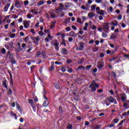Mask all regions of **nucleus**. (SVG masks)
I'll use <instances>...</instances> for the list:
<instances>
[{"mask_svg": "<svg viewBox=\"0 0 129 129\" xmlns=\"http://www.w3.org/2000/svg\"><path fill=\"white\" fill-rule=\"evenodd\" d=\"M89 87L92 91H96V88H98V85L94 82L90 85Z\"/></svg>", "mask_w": 129, "mask_h": 129, "instance_id": "1", "label": "nucleus"}, {"mask_svg": "<svg viewBox=\"0 0 129 129\" xmlns=\"http://www.w3.org/2000/svg\"><path fill=\"white\" fill-rule=\"evenodd\" d=\"M76 50H77V51H83V50H84V44L82 42H80L79 46L76 47Z\"/></svg>", "mask_w": 129, "mask_h": 129, "instance_id": "2", "label": "nucleus"}, {"mask_svg": "<svg viewBox=\"0 0 129 129\" xmlns=\"http://www.w3.org/2000/svg\"><path fill=\"white\" fill-rule=\"evenodd\" d=\"M107 99L108 100V101H109V102H111V103H114V104H117V102H116V100L112 96L107 97Z\"/></svg>", "mask_w": 129, "mask_h": 129, "instance_id": "3", "label": "nucleus"}, {"mask_svg": "<svg viewBox=\"0 0 129 129\" xmlns=\"http://www.w3.org/2000/svg\"><path fill=\"white\" fill-rule=\"evenodd\" d=\"M103 30L105 33H108L109 31V27H108V23H104L103 25Z\"/></svg>", "mask_w": 129, "mask_h": 129, "instance_id": "4", "label": "nucleus"}, {"mask_svg": "<svg viewBox=\"0 0 129 129\" xmlns=\"http://www.w3.org/2000/svg\"><path fill=\"white\" fill-rule=\"evenodd\" d=\"M97 67L98 69H101V68H103V67H104V62H103V61L101 60L100 61H98L97 64Z\"/></svg>", "mask_w": 129, "mask_h": 129, "instance_id": "5", "label": "nucleus"}, {"mask_svg": "<svg viewBox=\"0 0 129 129\" xmlns=\"http://www.w3.org/2000/svg\"><path fill=\"white\" fill-rule=\"evenodd\" d=\"M13 58H14V54L13 53H11V52L8 51L6 58L9 59L10 60H12L13 59Z\"/></svg>", "mask_w": 129, "mask_h": 129, "instance_id": "6", "label": "nucleus"}, {"mask_svg": "<svg viewBox=\"0 0 129 129\" xmlns=\"http://www.w3.org/2000/svg\"><path fill=\"white\" fill-rule=\"evenodd\" d=\"M30 23H31V21H23V25L25 29H28V28L30 27Z\"/></svg>", "mask_w": 129, "mask_h": 129, "instance_id": "7", "label": "nucleus"}, {"mask_svg": "<svg viewBox=\"0 0 129 129\" xmlns=\"http://www.w3.org/2000/svg\"><path fill=\"white\" fill-rule=\"evenodd\" d=\"M31 39L33 40L34 42H39L40 40H41V38L39 36L37 37H32Z\"/></svg>", "mask_w": 129, "mask_h": 129, "instance_id": "8", "label": "nucleus"}, {"mask_svg": "<svg viewBox=\"0 0 129 129\" xmlns=\"http://www.w3.org/2000/svg\"><path fill=\"white\" fill-rule=\"evenodd\" d=\"M15 7L17 8V9H20V8H21L22 5L21 3H20V1H16L15 2Z\"/></svg>", "mask_w": 129, "mask_h": 129, "instance_id": "9", "label": "nucleus"}, {"mask_svg": "<svg viewBox=\"0 0 129 129\" xmlns=\"http://www.w3.org/2000/svg\"><path fill=\"white\" fill-rule=\"evenodd\" d=\"M121 99L122 102H124V101H126V100H126L127 99L126 96L122 94L121 95Z\"/></svg>", "mask_w": 129, "mask_h": 129, "instance_id": "10", "label": "nucleus"}, {"mask_svg": "<svg viewBox=\"0 0 129 129\" xmlns=\"http://www.w3.org/2000/svg\"><path fill=\"white\" fill-rule=\"evenodd\" d=\"M61 53L63 55H67V54H68V50H67L66 48H62Z\"/></svg>", "mask_w": 129, "mask_h": 129, "instance_id": "11", "label": "nucleus"}, {"mask_svg": "<svg viewBox=\"0 0 129 129\" xmlns=\"http://www.w3.org/2000/svg\"><path fill=\"white\" fill-rule=\"evenodd\" d=\"M3 85L6 88V89H8V81H7V80H5L3 82Z\"/></svg>", "mask_w": 129, "mask_h": 129, "instance_id": "12", "label": "nucleus"}, {"mask_svg": "<svg viewBox=\"0 0 129 129\" xmlns=\"http://www.w3.org/2000/svg\"><path fill=\"white\" fill-rule=\"evenodd\" d=\"M11 6V4L8 3L6 4L5 7L4 8V11L5 12H8V10H9V8H10Z\"/></svg>", "mask_w": 129, "mask_h": 129, "instance_id": "13", "label": "nucleus"}, {"mask_svg": "<svg viewBox=\"0 0 129 129\" xmlns=\"http://www.w3.org/2000/svg\"><path fill=\"white\" fill-rule=\"evenodd\" d=\"M73 5L71 3H65L64 4V7L66 8H70V7H72Z\"/></svg>", "mask_w": 129, "mask_h": 129, "instance_id": "14", "label": "nucleus"}, {"mask_svg": "<svg viewBox=\"0 0 129 129\" xmlns=\"http://www.w3.org/2000/svg\"><path fill=\"white\" fill-rule=\"evenodd\" d=\"M97 14H98V15H100L101 16H104V11L103 10H100L99 11H98L97 12Z\"/></svg>", "mask_w": 129, "mask_h": 129, "instance_id": "15", "label": "nucleus"}, {"mask_svg": "<svg viewBox=\"0 0 129 129\" xmlns=\"http://www.w3.org/2000/svg\"><path fill=\"white\" fill-rule=\"evenodd\" d=\"M77 35L76 34H75V33L73 31H72L70 32V36L72 37L73 38H76L77 37Z\"/></svg>", "mask_w": 129, "mask_h": 129, "instance_id": "16", "label": "nucleus"}, {"mask_svg": "<svg viewBox=\"0 0 129 129\" xmlns=\"http://www.w3.org/2000/svg\"><path fill=\"white\" fill-rule=\"evenodd\" d=\"M129 100H126L124 102H123V107H126L127 106V104H128Z\"/></svg>", "mask_w": 129, "mask_h": 129, "instance_id": "17", "label": "nucleus"}, {"mask_svg": "<svg viewBox=\"0 0 129 129\" xmlns=\"http://www.w3.org/2000/svg\"><path fill=\"white\" fill-rule=\"evenodd\" d=\"M88 17H89V18H92L94 17V14L92 12H90L88 14Z\"/></svg>", "mask_w": 129, "mask_h": 129, "instance_id": "18", "label": "nucleus"}, {"mask_svg": "<svg viewBox=\"0 0 129 129\" xmlns=\"http://www.w3.org/2000/svg\"><path fill=\"white\" fill-rule=\"evenodd\" d=\"M49 105V102L48 101H45L43 103V106L44 107H47Z\"/></svg>", "mask_w": 129, "mask_h": 129, "instance_id": "19", "label": "nucleus"}, {"mask_svg": "<svg viewBox=\"0 0 129 129\" xmlns=\"http://www.w3.org/2000/svg\"><path fill=\"white\" fill-rule=\"evenodd\" d=\"M30 12L32 14H34V15H38V12L36 11V9H31Z\"/></svg>", "mask_w": 129, "mask_h": 129, "instance_id": "20", "label": "nucleus"}, {"mask_svg": "<svg viewBox=\"0 0 129 129\" xmlns=\"http://www.w3.org/2000/svg\"><path fill=\"white\" fill-rule=\"evenodd\" d=\"M44 4H45V3L44 2V1H40L39 2V3H37V6L38 7H40V6H42V5H44Z\"/></svg>", "mask_w": 129, "mask_h": 129, "instance_id": "21", "label": "nucleus"}, {"mask_svg": "<svg viewBox=\"0 0 129 129\" xmlns=\"http://www.w3.org/2000/svg\"><path fill=\"white\" fill-rule=\"evenodd\" d=\"M70 22V18H66V19H64V23L66 24V25H67L69 24Z\"/></svg>", "mask_w": 129, "mask_h": 129, "instance_id": "22", "label": "nucleus"}, {"mask_svg": "<svg viewBox=\"0 0 129 129\" xmlns=\"http://www.w3.org/2000/svg\"><path fill=\"white\" fill-rule=\"evenodd\" d=\"M104 104H106L107 106H108L110 103H108V100H107V98H106L105 100H104Z\"/></svg>", "mask_w": 129, "mask_h": 129, "instance_id": "23", "label": "nucleus"}, {"mask_svg": "<svg viewBox=\"0 0 129 129\" xmlns=\"http://www.w3.org/2000/svg\"><path fill=\"white\" fill-rule=\"evenodd\" d=\"M28 101L29 103L31 106H32V105H34V104H35L34 103V101H33V100H32V99H28Z\"/></svg>", "mask_w": 129, "mask_h": 129, "instance_id": "24", "label": "nucleus"}, {"mask_svg": "<svg viewBox=\"0 0 129 129\" xmlns=\"http://www.w3.org/2000/svg\"><path fill=\"white\" fill-rule=\"evenodd\" d=\"M54 61L51 62V66L50 67V71H53V70H54Z\"/></svg>", "mask_w": 129, "mask_h": 129, "instance_id": "25", "label": "nucleus"}, {"mask_svg": "<svg viewBox=\"0 0 129 129\" xmlns=\"http://www.w3.org/2000/svg\"><path fill=\"white\" fill-rule=\"evenodd\" d=\"M112 25H113V26H117V25H118V23H117V21L114 20L111 22Z\"/></svg>", "mask_w": 129, "mask_h": 129, "instance_id": "26", "label": "nucleus"}, {"mask_svg": "<svg viewBox=\"0 0 129 129\" xmlns=\"http://www.w3.org/2000/svg\"><path fill=\"white\" fill-rule=\"evenodd\" d=\"M6 52H7V50H6V49H5L4 48L2 49V50H1L2 54H3V55H5V54H6Z\"/></svg>", "mask_w": 129, "mask_h": 129, "instance_id": "27", "label": "nucleus"}, {"mask_svg": "<svg viewBox=\"0 0 129 129\" xmlns=\"http://www.w3.org/2000/svg\"><path fill=\"white\" fill-rule=\"evenodd\" d=\"M99 48L98 47H95L93 48V52H97Z\"/></svg>", "mask_w": 129, "mask_h": 129, "instance_id": "28", "label": "nucleus"}, {"mask_svg": "<svg viewBox=\"0 0 129 129\" xmlns=\"http://www.w3.org/2000/svg\"><path fill=\"white\" fill-rule=\"evenodd\" d=\"M97 119V118H92V117H91V118H89L90 121H91L92 122L94 121V120H96Z\"/></svg>", "mask_w": 129, "mask_h": 129, "instance_id": "29", "label": "nucleus"}, {"mask_svg": "<svg viewBox=\"0 0 129 129\" xmlns=\"http://www.w3.org/2000/svg\"><path fill=\"white\" fill-rule=\"evenodd\" d=\"M115 38H116V35H115V34H112L110 39H111L112 40H113V39H115Z\"/></svg>", "mask_w": 129, "mask_h": 129, "instance_id": "30", "label": "nucleus"}, {"mask_svg": "<svg viewBox=\"0 0 129 129\" xmlns=\"http://www.w3.org/2000/svg\"><path fill=\"white\" fill-rule=\"evenodd\" d=\"M59 42H58V41L53 43V45L55 47L59 46Z\"/></svg>", "mask_w": 129, "mask_h": 129, "instance_id": "31", "label": "nucleus"}, {"mask_svg": "<svg viewBox=\"0 0 129 129\" xmlns=\"http://www.w3.org/2000/svg\"><path fill=\"white\" fill-rule=\"evenodd\" d=\"M81 8L82 9V10H85V11H87V10H88V8L85 7V6L83 5L81 7Z\"/></svg>", "mask_w": 129, "mask_h": 129, "instance_id": "32", "label": "nucleus"}, {"mask_svg": "<svg viewBox=\"0 0 129 129\" xmlns=\"http://www.w3.org/2000/svg\"><path fill=\"white\" fill-rule=\"evenodd\" d=\"M10 15H8L5 18V20H3V23H5V22H6V21H7V19H9L10 18Z\"/></svg>", "mask_w": 129, "mask_h": 129, "instance_id": "33", "label": "nucleus"}, {"mask_svg": "<svg viewBox=\"0 0 129 129\" xmlns=\"http://www.w3.org/2000/svg\"><path fill=\"white\" fill-rule=\"evenodd\" d=\"M91 67H92L91 65L87 66L86 67V70H89V69H90V68H91Z\"/></svg>", "mask_w": 129, "mask_h": 129, "instance_id": "34", "label": "nucleus"}, {"mask_svg": "<svg viewBox=\"0 0 129 129\" xmlns=\"http://www.w3.org/2000/svg\"><path fill=\"white\" fill-rule=\"evenodd\" d=\"M68 72H69V73H72L73 72V69L71 68L69 69L68 70Z\"/></svg>", "mask_w": 129, "mask_h": 129, "instance_id": "35", "label": "nucleus"}, {"mask_svg": "<svg viewBox=\"0 0 129 129\" xmlns=\"http://www.w3.org/2000/svg\"><path fill=\"white\" fill-rule=\"evenodd\" d=\"M29 41V37L27 36L25 39H24V41L25 42V43L28 42V41Z\"/></svg>", "mask_w": 129, "mask_h": 129, "instance_id": "36", "label": "nucleus"}, {"mask_svg": "<svg viewBox=\"0 0 129 129\" xmlns=\"http://www.w3.org/2000/svg\"><path fill=\"white\" fill-rule=\"evenodd\" d=\"M31 106L33 109V111H36V105L34 104L32 105Z\"/></svg>", "mask_w": 129, "mask_h": 129, "instance_id": "37", "label": "nucleus"}, {"mask_svg": "<svg viewBox=\"0 0 129 129\" xmlns=\"http://www.w3.org/2000/svg\"><path fill=\"white\" fill-rule=\"evenodd\" d=\"M55 86L56 89H59L60 88V86L58 84H55Z\"/></svg>", "mask_w": 129, "mask_h": 129, "instance_id": "38", "label": "nucleus"}, {"mask_svg": "<svg viewBox=\"0 0 129 129\" xmlns=\"http://www.w3.org/2000/svg\"><path fill=\"white\" fill-rule=\"evenodd\" d=\"M24 6H28L29 5V1H24Z\"/></svg>", "mask_w": 129, "mask_h": 129, "instance_id": "39", "label": "nucleus"}, {"mask_svg": "<svg viewBox=\"0 0 129 129\" xmlns=\"http://www.w3.org/2000/svg\"><path fill=\"white\" fill-rule=\"evenodd\" d=\"M106 37H107V34H106V33L103 32V33H102V37L103 38H106Z\"/></svg>", "mask_w": 129, "mask_h": 129, "instance_id": "40", "label": "nucleus"}, {"mask_svg": "<svg viewBox=\"0 0 129 129\" xmlns=\"http://www.w3.org/2000/svg\"><path fill=\"white\" fill-rule=\"evenodd\" d=\"M95 3L100 4V3H102V0H95Z\"/></svg>", "mask_w": 129, "mask_h": 129, "instance_id": "41", "label": "nucleus"}, {"mask_svg": "<svg viewBox=\"0 0 129 129\" xmlns=\"http://www.w3.org/2000/svg\"><path fill=\"white\" fill-rule=\"evenodd\" d=\"M59 112L60 113H62V112L63 111V109L62 108V107H61V106L59 107Z\"/></svg>", "mask_w": 129, "mask_h": 129, "instance_id": "42", "label": "nucleus"}, {"mask_svg": "<svg viewBox=\"0 0 129 129\" xmlns=\"http://www.w3.org/2000/svg\"><path fill=\"white\" fill-rule=\"evenodd\" d=\"M77 21L78 23H79V24H82V23L81 22V19L77 18Z\"/></svg>", "mask_w": 129, "mask_h": 129, "instance_id": "43", "label": "nucleus"}, {"mask_svg": "<svg viewBox=\"0 0 129 129\" xmlns=\"http://www.w3.org/2000/svg\"><path fill=\"white\" fill-rule=\"evenodd\" d=\"M117 58V56L113 57L112 59H109V61H115V60H116Z\"/></svg>", "mask_w": 129, "mask_h": 129, "instance_id": "44", "label": "nucleus"}, {"mask_svg": "<svg viewBox=\"0 0 129 129\" xmlns=\"http://www.w3.org/2000/svg\"><path fill=\"white\" fill-rule=\"evenodd\" d=\"M11 61L12 63H13V64L17 63V61H16V60H15V59H11Z\"/></svg>", "mask_w": 129, "mask_h": 129, "instance_id": "45", "label": "nucleus"}, {"mask_svg": "<svg viewBox=\"0 0 129 129\" xmlns=\"http://www.w3.org/2000/svg\"><path fill=\"white\" fill-rule=\"evenodd\" d=\"M67 128L68 129H72V124H69L68 126H67Z\"/></svg>", "mask_w": 129, "mask_h": 129, "instance_id": "46", "label": "nucleus"}, {"mask_svg": "<svg viewBox=\"0 0 129 129\" xmlns=\"http://www.w3.org/2000/svg\"><path fill=\"white\" fill-rule=\"evenodd\" d=\"M38 34L40 35V36H44V32H43V31H39Z\"/></svg>", "mask_w": 129, "mask_h": 129, "instance_id": "47", "label": "nucleus"}, {"mask_svg": "<svg viewBox=\"0 0 129 129\" xmlns=\"http://www.w3.org/2000/svg\"><path fill=\"white\" fill-rule=\"evenodd\" d=\"M118 119H114L113 120L114 123H117V122H118Z\"/></svg>", "mask_w": 129, "mask_h": 129, "instance_id": "48", "label": "nucleus"}, {"mask_svg": "<svg viewBox=\"0 0 129 129\" xmlns=\"http://www.w3.org/2000/svg\"><path fill=\"white\" fill-rule=\"evenodd\" d=\"M72 29H73V30H75V31H76V30H77V27H76V26L74 25H72Z\"/></svg>", "mask_w": 129, "mask_h": 129, "instance_id": "49", "label": "nucleus"}, {"mask_svg": "<svg viewBox=\"0 0 129 129\" xmlns=\"http://www.w3.org/2000/svg\"><path fill=\"white\" fill-rule=\"evenodd\" d=\"M51 17L54 19V18H56V15L54 13H51Z\"/></svg>", "mask_w": 129, "mask_h": 129, "instance_id": "50", "label": "nucleus"}, {"mask_svg": "<svg viewBox=\"0 0 129 129\" xmlns=\"http://www.w3.org/2000/svg\"><path fill=\"white\" fill-rule=\"evenodd\" d=\"M54 27H55V24H52L50 25V29H51V30H52V29H54Z\"/></svg>", "mask_w": 129, "mask_h": 129, "instance_id": "51", "label": "nucleus"}, {"mask_svg": "<svg viewBox=\"0 0 129 129\" xmlns=\"http://www.w3.org/2000/svg\"><path fill=\"white\" fill-rule=\"evenodd\" d=\"M61 71H62V72H65V71H66V69L64 67H62L61 69Z\"/></svg>", "mask_w": 129, "mask_h": 129, "instance_id": "52", "label": "nucleus"}, {"mask_svg": "<svg viewBox=\"0 0 129 129\" xmlns=\"http://www.w3.org/2000/svg\"><path fill=\"white\" fill-rule=\"evenodd\" d=\"M10 37L12 39H14L16 37V34H12Z\"/></svg>", "mask_w": 129, "mask_h": 129, "instance_id": "53", "label": "nucleus"}, {"mask_svg": "<svg viewBox=\"0 0 129 129\" xmlns=\"http://www.w3.org/2000/svg\"><path fill=\"white\" fill-rule=\"evenodd\" d=\"M16 106L18 109H19V110H21V106H20V105H19V104H17Z\"/></svg>", "mask_w": 129, "mask_h": 129, "instance_id": "54", "label": "nucleus"}, {"mask_svg": "<svg viewBox=\"0 0 129 129\" xmlns=\"http://www.w3.org/2000/svg\"><path fill=\"white\" fill-rule=\"evenodd\" d=\"M62 64V62H59L58 61H55V65H61Z\"/></svg>", "mask_w": 129, "mask_h": 129, "instance_id": "55", "label": "nucleus"}, {"mask_svg": "<svg viewBox=\"0 0 129 129\" xmlns=\"http://www.w3.org/2000/svg\"><path fill=\"white\" fill-rule=\"evenodd\" d=\"M12 18L13 19H18V16L15 14H14L13 15H12Z\"/></svg>", "mask_w": 129, "mask_h": 129, "instance_id": "56", "label": "nucleus"}, {"mask_svg": "<svg viewBox=\"0 0 129 129\" xmlns=\"http://www.w3.org/2000/svg\"><path fill=\"white\" fill-rule=\"evenodd\" d=\"M15 25H16V22L15 21H13L11 23V26H12V27H15Z\"/></svg>", "mask_w": 129, "mask_h": 129, "instance_id": "57", "label": "nucleus"}, {"mask_svg": "<svg viewBox=\"0 0 129 129\" xmlns=\"http://www.w3.org/2000/svg\"><path fill=\"white\" fill-rule=\"evenodd\" d=\"M27 16L28 19H31V18H32V15L30 14H28Z\"/></svg>", "mask_w": 129, "mask_h": 129, "instance_id": "58", "label": "nucleus"}, {"mask_svg": "<svg viewBox=\"0 0 129 129\" xmlns=\"http://www.w3.org/2000/svg\"><path fill=\"white\" fill-rule=\"evenodd\" d=\"M93 43H94V40H93V39H92L89 41V44H93Z\"/></svg>", "mask_w": 129, "mask_h": 129, "instance_id": "59", "label": "nucleus"}, {"mask_svg": "<svg viewBox=\"0 0 129 129\" xmlns=\"http://www.w3.org/2000/svg\"><path fill=\"white\" fill-rule=\"evenodd\" d=\"M59 7L60 8V9H61V10H62L63 8H64V5H63V4H60Z\"/></svg>", "mask_w": 129, "mask_h": 129, "instance_id": "60", "label": "nucleus"}, {"mask_svg": "<svg viewBox=\"0 0 129 129\" xmlns=\"http://www.w3.org/2000/svg\"><path fill=\"white\" fill-rule=\"evenodd\" d=\"M61 45H64V46H66V44H65V40L62 39V42H61Z\"/></svg>", "mask_w": 129, "mask_h": 129, "instance_id": "61", "label": "nucleus"}, {"mask_svg": "<svg viewBox=\"0 0 129 129\" xmlns=\"http://www.w3.org/2000/svg\"><path fill=\"white\" fill-rule=\"evenodd\" d=\"M30 32H31V33H32V34H35V29H30Z\"/></svg>", "mask_w": 129, "mask_h": 129, "instance_id": "62", "label": "nucleus"}, {"mask_svg": "<svg viewBox=\"0 0 129 129\" xmlns=\"http://www.w3.org/2000/svg\"><path fill=\"white\" fill-rule=\"evenodd\" d=\"M92 29L96 30V26L95 25H93V26L92 27Z\"/></svg>", "mask_w": 129, "mask_h": 129, "instance_id": "63", "label": "nucleus"}, {"mask_svg": "<svg viewBox=\"0 0 129 129\" xmlns=\"http://www.w3.org/2000/svg\"><path fill=\"white\" fill-rule=\"evenodd\" d=\"M96 7V5H95L92 6V7H91L92 10H94V9H95Z\"/></svg>", "mask_w": 129, "mask_h": 129, "instance_id": "64", "label": "nucleus"}]
</instances>
